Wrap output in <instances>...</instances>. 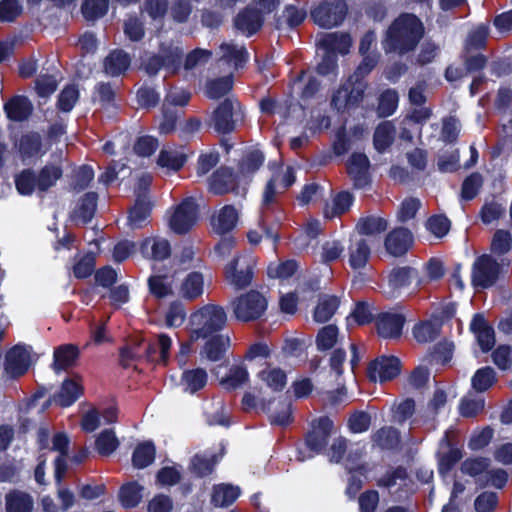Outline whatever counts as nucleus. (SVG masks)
<instances>
[{
  "instance_id": "1",
  "label": "nucleus",
  "mask_w": 512,
  "mask_h": 512,
  "mask_svg": "<svg viewBox=\"0 0 512 512\" xmlns=\"http://www.w3.org/2000/svg\"><path fill=\"white\" fill-rule=\"evenodd\" d=\"M424 34V24L417 15L401 13L386 30L382 45L386 53L406 55L417 48Z\"/></svg>"
},
{
  "instance_id": "2",
  "label": "nucleus",
  "mask_w": 512,
  "mask_h": 512,
  "mask_svg": "<svg viewBox=\"0 0 512 512\" xmlns=\"http://www.w3.org/2000/svg\"><path fill=\"white\" fill-rule=\"evenodd\" d=\"M227 313L224 307L217 304H206L190 316L191 339H207L224 329Z\"/></svg>"
},
{
  "instance_id": "3",
  "label": "nucleus",
  "mask_w": 512,
  "mask_h": 512,
  "mask_svg": "<svg viewBox=\"0 0 512 512\" xmlns=\"http://www.w3.org/2000/svg\"><path fill=\"white\" fill-rule=\"evenodd\" d=\"M276 196V180L271 177L263 191L262 209L259 226L265 237L276 247L280 241V229L284 218L283 211L271 207Z\"/></svg>"
},
{
  "instance_id": "4",
  "label": "nucleus",
  "mask_w": 512,
  "mask_h": 512,
  "mask_svg": "<svg viewBox=\"0 0 512 512\" xmlns=\"http://www.w3.org/2000/svg\"><path fill=\"white\" fill-rule=\"evenodd\" d=\"M368 82L349 76L332 94L331 106L338 112L354 110L363 102Z\"/></svg>"
},
{
  "instance_id": "5",
  "label": "nucleus",
  "mask_w": 512,
  "mask_h": 512,
  "mask_svg": "<svg viewBox=\"0 0 512 512\" xmlns=\"http://www.w3.org/2000/svg\"><path fill=\"white\" fill-rule=\"evenodd\" d=\"M234 317L248 323L260 319L267 310L268 301L257 290H250L231 301Z\"/></svg>"
},
{
  "instance_id": "6",
  "label": "nucleus",
  "mask_w": 512,
  "mask_h": 512,
  "mask_svg": "<svg viewBox=\"0 0 512 512\" xmlns=\"http://www.w3.org/2000/svg\"><path fill=\"white\" fill-rule=\"evenodd\" d=\"M347 13L348 5L344 0H324L311 10L310 15L319 27L329 29L341 25Z\"/></svg>"
},
{
  "instance_id": "7",
  "label": "nucleus",
  "mask_w": 512,
  "mask_h": 512,
  "mask_svg": "<svg viewBox=\"0 0 512 512\" xmlns=\"http://www.w3.org/2000/svg\"><path fill=\"white\" fill-rule=\"evenodd\" d=\"M463 454L457 436L450 430L445 431L436 452L438 472L443 475L449 473L463 458Z\"/></svg>"
},
{
  "instance_id": "8",
  "label": "nucleus",
  "mask_w": 512,
  "mask_h": 512,
  "mask_svg": "<svg viewBox=\"0 0 512 512\" xmlns=\"http://www.w3.org/2000/svg\"><path fill=\"white\" fill-rule=\"evenodd\" d=\"M150 182V176H143L140 179V188L143 187L144 192L137 193L133 206L128 210L127 225L131 229H141L149 224L153 209V203L147 195Z\"/></svg>"
},
{
  "instance_id": "9",
  "label": "nucleus",
  "mask_w": 512,
  "mask_h": 512,
  "mask_svg": "<svg viewBox=\"0 0 512 512\" xmlns=\"http://www.w3.org/2000/svg\"><path fill=\"white\" fill-rule=\"evenodd\" d=\"M501 265L491 255L483 254L476 258L471 275V282L475 288L487 289L492 287L499 279Z\"/></svg>"
},
{
  "instance_id": "10",
  "label": "nucleus",
  "mask_w": 512,
  "mask_h": 512,
  "mask_svg": "<svg viewBox=\"0 0 512 512\" xmlns=\"http://www.w3.org/2000/svg\"><path fill=\"white\" fill-rule=\"evenodd\" d=\"M333 428L334 423L328 416H321L313 420L311 429L305 435V445L311 452L309 458L322 453L326 449Z\"/></svg>"
},
{
  "instance_id": "11",
  "label": "nucleus",
  "mask_w": 512,
  "mask_h": 512,
  "mask_svg": "<svg viewBox=\"0 0 512 512\" xmlns=\"http://www.w3.org/2000/svg\"><path fill=\"white\" fill-rule=\"evenodd\" d=\"M199 206L193 197H186L176 207L170 217V228L179 235L188 233L198 218Z\"/></svg>"
},
{
  "instance_id": "12",
  "label": "nucleus",
  "mask_w": 512,
  "mask_h": 512,
  "mask_svg": "<svg viewBox=\"0 0 512 512\" xmlns=\"http://www.w3.org/2000/svg\"><path fill=\"white\" fill-rule=\"evenodd\" d=\"M241 107L236 98L227 97L214 109L209 120V126L221 135L230 134L235 130V110Z\"/></svg>"
},
{
  "instance_id": "13",
  "label": "nucleus",
  "mask_w": 512,
  "mask_h": 512,
  "mask_svg": "<svg viewBox=\"0 0 512 512\" xmlns=\"http://www.w3.org/2000/svg\"><path fill=\"white\" fill-rule=\"evenodd\" d=\"M402 364L398 357L381 355L370 361L367 367L369 380L380 383L391 381L401 373Z\"/></svg>"
},
{
  "instance_id": "14",
  "label": "nucleus",
  "mask_w": 512,
  "mask_h": 512,
  "mask_svg": "<svg viewBox=\"0 0 512 512\" xmlns=\"http://www.w3.org/2000/svg\"><path fill=\"white\" fill-rule=\"evenodd\" d=\"M348 35H342L340 38L336 34H329L322 40V46L326 48V53L316 66V72L321 76L337 75L338 58L335 50L341 42L349 43Z\"/></svg>"
},
{
  "instance_id": "15",
  "label": "nucleus",
  "mask_w": 512,
  "mask_h": 512,
  "mask_svg": "<svg viewBox=\"0 0 512 512\" xmlns=\"http://www.w3.org/2000/svg\"><path fill=\"white\" fill-rule=\"evenodd\" d=\"M209 191L218 196L228 193H237L239 178L233 168L228 166L218 167L208 178Z\"/></svg>"
},
{
  "instance_id": "16",
  "label": "nucleus",
  "mask_w": 512,
  "mask_h": 512,
  "mask_svg": "<svg viewBox=\"0 0 512 512\" xmlns=\"http://www.w3.org/2000/svg\"><path fill=\"white\" fill-rule=\"evenodd\" d=\"M30 352L24 345L16 344L5 355L4 369L11 379L25 375L30 367Z\"/></svg>"
},
{
  "instance_id": "17",
  "label": "nucleus",
  "mask_w": 512,
  "mask_h": 512,
  "mask_svg": "<svg viewBox=\"0 0 512 512\" xmlns=\"http://www.w3.org/2000/svg\"><path fill=\"white\" fill-rule=\"evenodd\" d=\"M262 11L253 6L241 9L233 19L234 28L246 37L257 34L264 25Z\"/></svg>"
},
{
  "instance_id": "18",
  "label": "nucleus",
  "mask_w": 512,
  "mask_h": 512,
  "mask_svg": "<svg viewBox=\"0 0 512 512\" xmlns=\"http://www.w3.org/2000/svg\"><path fill=\"white\" fill-rule=\"evenodd\" d=\"M406 318L401 313L381 312L375 318V328L383 339H399L403 333Z\"/></svg>"
},
{
  "instance_id": "19",
  "label": "nucleus",
  "mask_w": 512,
  "mask_h": 512,
  "mask_svg": "<svg viewBox=\"0 0 512 512\" xmlns=\"http://www.w3.org/2000/svg\"><path fill=\"white\" fill-rule=\"evenodd\" d=\"M414 243L412 232L403 226L392 229L385 237L386 251L394 257H402L408 253Z\"/></svg>"
},
{
  "instance_id": "20",
  "label": "nucleus",
  "mask_w": 512,
  "mask_h": 512,
  "mask_svg": "<svg viewBox=\"0 0 512 512\" xmlns=\"http://www.w3.org/2000/svg\"><path fill=\"white\" fill-rule=\"evenodd\" d=\"M370 161L366 154L354 152L347 162V174L353 181L355 188H365L371 182Z\"/></svg>"
},
{
  "instance_id": "21",
  "label": "nucleus",
  "mask_w": 512,
  "mask_h": 512,
  "mask_svg": "<svg viewBox=\"0 0 512 512\" xmlns=\"http://www.w3.org/2000/svg\"><path fill=\"white\" fill-rule=\"evenodd\" d=\"M241 259L234 257L225 267V279L236 289H244L249 286L253 279V265L250 260L239 268Z\"/></svg>"
},
{
  "instance_id": "22",
  "label": "nucleus",
  "mask_w": 512,
  "mask_h": 512,
  "mask_svg": "<svg viewBox=\"0 0 512 512\" xmlns=\"http://www.w3.org/2000/svg\"><path fill=\"white\" fill-rule=\"evenodd\" d=\"M70 440L66 433L57 432L52 438V450L58 451L59 455L54 460V479L56 484L61 485L68 466L66 458L69 453Z\"/></svg>"
},
{
  "instance_id": "23",
  "label": "nucleus",
  "mask_w": 512,
  "mask_h": 512,
  "mask_svg": "<svg viewBox=\"0 0 512 512\" xmlns=\"http://www.w3.org/2000/svg\"><path fill=\"white\" fill-rule=\"evenodd\" d=\"M3 110L8 120L24 122L33 114L34 106L27 96L14 95L4 103Z\"/></svg>"
},
{
  "instance_id": "24",
  "label": "nucleus",
  "mask_w": 512,
  "mask_h": 512,
  "mask_svg": "<svg viewBox=\"0 0 512 512\" xmlns=\"http://www.w3.org/2000/svg\"><path fill=\"white\" fill-rule=\"evenodd\" d=\"M99 195L95 191L85 192L77 200L75 208L70 213L73 221H79L87 225L94 218L98 207Z\"/></svg>"
},
{
  "instance_id": "25",
  "label": "nucleus",
  "mask_w": 512,
  "mask_h": 512,
  "mask_svg": "<svg viewBox=\"0 0 512 512\" xmlns=\"http://www.w3.org/2000/svg\"><path fill=\"white\" fill-rule=\"evenodd\" d=\"M22 163L26 164L30 160L42 156L44 153L41 135L36 131H30L20 136L15 144Z\"/></svg>"
},
{
  "instance_id": "26",
  "label": "nucleus",
  "mask_w": 512,
  "mask_h": 512,
  "mask_svg": "<svg viewBox=\"0 0 512 512\" xmlns=\"http://www.w3.org/2000/svg\"><path fill=\"white\" fill-rule=\"evenodd\" d=\"M80 356V350L75 344H62L54 349L52 369L59 373L73 367Z\"/></svg>"
},
{
  "instance_id": "27",
  "label": "nucleus",
  "mask_w": 512,
  "mask_h": 512,
  "mask_svg": "<svg viewBox=\"0 0 512 512\" xmlns=\"http://www.w3.org/2000/svg\"><path fill=\"white\" fill-rule=\"evenodd\" d=\"M131 65L130 55L122 49H114L103 60V70L111 77L123 75Z\"/></svg>"
},
{
  "instance_id": "28",
  "label": "nucleus",
  "mask_w": 512,
  "mask_h": 512,
  "mask_svg": "<svg viewBox=\"0 0 512 512\" xmlns=\"http://www.w3.org/2000/svg\"><path fill=\"white\" fill-rule=\"evenodd\" d=\"M371 442L383 451H395L401 443L400 431L393 426H383L371 434Z\"/></svg>"
},
{
  "instance_id": "29",
  "label": "nucleus",
  "mask_w": 512,
  "mask_h": 512,
  "mask_svg": "<svg viewBox=\"0 0 512 512\" xmlns=\"http://www.w3.org/2000/svg\"><path fill=\"white\" fill-rule=\"evenodd\" d=\"M140 253L146 259L163 261L170 257L171 246L166 239L145 238L140 244Z\"/></svg>"
},
{
  "instance_id": "30",
  "label": "nucleus",
  "mask_w": 512,
  "mask_h": 512,
  "mask_svg": "<svg viewBox=\"0 0 512 512\" xmlns=\"http://www.w3.org/2000/svg\"><path fill=\"white\" fill-rule=\"evenodd\" d=\"M149 294L157 299L163 300L174 295L173 280L167 274H152L147 279Z\"/></svg>"
},
{
  "instance_id": "31",
  "label": "nucleus",
  "mask_w": 512,
  "mask_h": 512,
  "mask_svg": "<svg viewBox=\"0 0 512 512\" xmlns=\"http://www.w3.org/2000/svg\"><path fill=\"white\" fill-rule=\"evenodd\" d=\"M240 494L241 490L238 486L229 483L215 484L212 487L211 504L215 507H229Z\"/></svg>"
},
{
  "instance_id": "32",
  "label": "nucleus",
  "mask_w": 512,
  "mask_h": 512,
  "mask_svg": "<svg viewBox=\"0 0 512 512\" xmlns=\"http://www.w3.org/2000/svg\"><path fill=\"white\" fill-rule=\"evenodd\" d=\"M349 265L353 270L363 269L371 256V248L366 239L351 240L348 247Z\"/></svg>"
},
{
  "instance_id": "33",
  "label": "nucleus",
  "mask_w": 512,
  "mask_h": 512,
  "mask_svg": "<svg viewBox=\"0 0 512 512\" xmlns=\"http://www.w3.org/2000/svg\"><path fill=\"white\" fill-rule=\"evenodd\" d=\"M238 218V211L233 205H224L217 217L212 219L215 232L221 236L230 233L236 227Z\"/></svg>"
},
{
  "instance_id": "34",
  "label": "nucleus",
  "mask_w": 512,
  "mask_h": 512,
  "mask_svg": "<svg viewBox=\"0 0 512 512\" xmlns=\"http://www.w3.org/2000/svg\"><path fill=\"white\" fill-rule=\"evenodd\" d=\"M208 382V373L204 368L186 369L182 372L180 385L185 392L195 394Z\"/></svg>"
},
{
  "instance_id": "35",
  "label": "nucleus",
  "mask_w": 512,
  "mask_h": 512,
  "mask_svg": "<svg viewBox=\"0 0 512 512\" xmlns=\"http://www.w3.org/2000/svg\"><path fill=\"white\" fill-rule=\"evenodd\" d=\"M204 291V277L201 272L192 271L183 279L179 292L183 299L193 301L199 298Z\"/></svg>"
},
{
  "instance_id": "36",
  "label": "nucleus",
  "mask_w": 512,
  "mask_h": 512,
  "mask_svg": "<svg viewBox=\"0 0 512 512\" xmlns=\"http://www.w3.org/2000/svg\"><path fill=\"white\" fill-rule=\"evenodd\" d=\"M396 129L391 121H383L375 128L373 134V146L375 150L382 154L385 153L393 144Z\"/></svg>"
},
{
  "instance_id": "37",
  "label": "nucleus",
  "mask_w": 512,
  "mask_h": 512,
  "mask_svg": "<svg viewBox=\"0 0 512 512\" xmlns=\"http://www.w3.org/2000/svg\"><path fill=\"white\" fill-rule=\"evenodd\" d=\"M82 390L79 383L67 378L63 381L60 390L53 395V400L61 407H69L81 396Z\"/></svg>"
},
{
  "instance_id": "38",
  "label": "nucleus",
  "mask_w": 512,
  "mask_h": 512,
  "mask_svg": "<svg viewBox=\"0 0 512 512\" xmlns=\"http://www.w3.org/2000/svg\"><path fill=\"white\" fill-rule=\"evenodd\" d=\"M159 53L163 58L164 69L173 74L178 73L182 66L184 56L183 49L179 46H174L172 43H161Z\"/></svg>"
},
{
  "instance_id": "39",
  "label": "nucleus",
  "mask_w": 512,
  "mask_h": 512,
  "mask_svg": "<svg viewBox=\"0 0 512 512\" xmlns=\"http://www.w3.org/2000/svg\"><path fill=\"white\" fill-rule=\"evenodd\" d=\"M306 17V10L290 4L285 6L282 15L275 19V27L278 30L284 28L294 29L301 25Z\"/></svg>"
},
{
  "instance_id": "40",
  "label": "nucleus",
  "mask_w": 512,
  "mask_h": 512,
  "mask_svg": "<svg viewBox=\"0 0 512 512\" xmlns=\"http://www.w3.org/2000/svg\"><path fill=\"white\" fill-rule=\"evenodd\" d=\"M156 458V447L153 441L140 442L132 453V465L136 469H144L150 466Z\"/></svg>"
},
{
  "instance_id": "41",
  "label": "nucleus",
  "mask_w": 512,
  "mask_h": 512,
  "mask_svg": "<svg viewBox=\"0 0 512 512\" xmlns=\"http://www.w3.org/2000/svg\"><path fill=\"white\" fill-rule=\"evenodd\" d=\"M234 86L232 74L208 80L205 86V94L209 99L218 100L230 93Z\"/></svg>"
},
{
  "instance_id": "42",
  "label": "nucleus",
  "mask_w": 512,
  "mask_h": 512,
  "mask_svg": "<svg viewBox=\"0 0 512 512\" xmlns=\"http://www.w3.org/2000/svg\"><path fill=\"white\" fill-rule=\"evenodd\" d=\"M95 172L91 165L83 164L73 170L69 189L72 192L80 193L90 187L94 180Z\"/></svg>"
},
{
  "instance_id": "43",
  "label": "nucleus",
  "mask_w": 512,
  "mask_h": 512,
  "mask_svg": "<svg viewBox=\"0 0 512 512\" xmlns=\"http://www.w3.org/2000/svg\"><path fill=\"white\" fill-rule=\"evenodd\" d=\"M354 202V196L351 192L343 190L338 192L332 199V207L328 205L324 209V217L333 219L334 217L341 216L348 212Z\"/></svg>"
},
{
  "instance_id": "44",
  "label": "nucleus",
  "mask_w": 512,
  "mask_h": 512,
  "mask_svg": "<svg viewBox=\"0 0 512 512\" xmlns=\"http://www.w3.org/2000/svg\"><path fill=\"white\" fill-rule=\"evenodd\" d=\"M5 501L6 512H31L34 505L32 497L19 490L6 494Z\"/></svg>"
},
{
  "instance_id": "45",
  "label": "nucleus",
  "mask_w": 512,
  "mask_h": 512,
  "mask_svg": "<svg viewBox=\"0 0 512 512\" xmlns=\"http://www.w3.org/2000/svg\"><path fill=\"white\" fill-rule=\"evenodd\" d=\"M388 228V221L379 216L360 217L356 229L360 235L373 236L385 232Z\"/></svg>"
},
{
  "instance_id": "46",
  "label": "nucleus",
  "mask_w": 512,
  "mask_h": 512,
  "mask_svg": "<svg viewBox=\"0 0 512 512\" xmlns=\"http://www.w3.org/2000/svg\"><path fill=\"white\" fill-rule=\"evenodd\" d=\"M222 456V452L212 454L210 457L196 454L191 460L193 473L199 478L211 475L214 472L216 465L220 462Z\"/></svg>"
},
{
  "instance_id": "47",
  "label": "nucleus",
  "mask_w": 512,
  "mask_h": 512,
  "mask_svg": "<svg viewBox=\"0 0 512 512\" xmlns=\"http://www.w3.org/2000/svg\"><path fill=\"white\" fill-rule=\"evenodd\" d=\"M340 300L335 295H326L316 305L313 318L318 323L329 321L339 308Z\"/></svg>"
},
{
  "instance_id": "48",
  "label": "nucleus",
  "mask_w": 512,
  "mask_h": 512,
  "mask_svg": "<svg viewBox=\"0 0 512 512\" xmlns=\"http://www.w3.org/2000/svg\"><path fill=\"white\" fill-rule=\"evenodd\" d=\"M399 104V94L393 88L385 89L378 97L377 114L381 118L392 116Z\"/></svg>"
},
{
  "instance_id": "49",
  "label": "nucleus",
  "mask_w": 512,
  "mask_h": 512,
  "mask_svg": "<svg viewBox=\"0 0 512 512\" xmlns=\"http://www.w3.org/2000/svg\"><path fill=\"white\" fill-rule=\"evenodd\" d=\"M143 487L136 481L123 484L119 490V500L126 509L136 507L142 499Z\"/></svg>"
},
{
  "instance_id": "50",
  "label": "nucleus",
  "mask_w": 512,
  "mask_h": 512,
  "mask_svg": "<svg viewBox=\"0 0 512 512\" xmlns=\"http://www.w3.org/2000/svg\"><path fill=\"white\" fill-rule=\"evenodd\" d=\"M441 332V324L431 320L416 323L412 329L414 338L418 343H429L434 341Z\"/></svg>"
},
{
  "instance_id": "51",
  "label": "nucleus",
  "mask_w": 512,
  "mask_h": 512,
  "mask_svg": "<svg viewBox=\"0 0 512 512\" xmlns=\"http://www.w3.org/2000/svg\"><path fill=\"white\" fill-rule=\"evenodd\" d=\"M228 346V337L224 338L222 335L213 334L205 343L204 353L208 360L216 362L224 357Z\"/></svg>"
},
{
  "instance_id": "52",
  "label": "nucleus",
  "mask_w": 512,
  "mask_h": 512,
  "mask_svg": "<svg viewBox=\"0 0 512 512\" xmlns=\"http://www.w3.org/2000/svg\"><path fill=\"white\" fill-rule=\"evenodd\" d=\"M63 176V170L60 166L45 165L36 175L37 188L41 192L48 191Z\"/></svg>"
},
{
  "instance_id": "53",
  "label": "nucleus",
  "mask_w": 512,
  "mask_h": 512,
  "mask_svg": "<svg viewBox=\"0 0 512 512\" xmlns=\"http://www.w3.org/2000/svg\"><path fill=\"white\" fill-rule=\"evenodd\" d=\"M417 275L418 271L413 267H395L388 275V282L393 289H401L409 286L412 279L417 277Z\"/></svg>"
},
{
  "instance_id": "54",
  "label": "nucleus",
  "mask_w": 512,
  "mask_h": 512,
  "mask_svg": "<svg viewBox=\"0 0 512 512\" xmlns=\"http://www.w3.org/2000/svg\"><path fill=\"white\" fill-rule=\"evenodd\" d=\"M119 445L120 442L113 429H104L95 440V448L101 456H110Z\"/></svg>"
},
{
  "instance_id": "55",
  "label": "nucleus",
  "mask_w": 512,
  "mask_h": 512,
  "mask_svg": "<svg viewBox=\"0 0 512 512\" xmlns=\"http://www.w3.org/2000/svg\"><path fill=\"white\" fill-rule=\"evenodd\" d=\"M264 161V153L259 149H253L243 155L238 168L242 174H254L263 166Z\"/></svg>"
},
{
  "instance_id": "56",
  "label": "nucleus",
  "mask_w": 512,
  "mask_h": 512,
  "mask_svg": "<svg viewBox=\"0 0 512 512\" xmlns=\"http://www.w3.org/2000/svg\"><path fill=\"white\" fill-rule=\"evenodd\" d=\"M497 381L496 373L490 366L479 368L471 379L473 389L477 392H485Z\"/></svg>"
},
{
  "instance_id": "57",
  "label": "nucleus",
  "mask_w": 512,
  "mask_h": 512,
  "mask_svg": "<svg viewBox=\"0 0 512 512\" xmlns=\"http://www.w3.org/2000/svg\"><path fill=\"white\" fill-rule=\"evenodd\" d=\"M489 29L486 25H479L476 29L471 31L466 39L464 51L470 53L472 50H484L487 45Z\"/></svg>"
},
{
  "instance_id": "58",
  "label": "nucleus",
  "mask_w": 512,
  "mask_h": 512,
  "mask_svg": "<svg viewBox=\"0 0 512 512\" xmlns=\"http://www.w3.org/2000/svg\"><path fill=\"white\" fill-rule=\"evenodd\" d=\"M249 380V373L244 366L236 365L230 368L229 374L222 378L220 384L228 391L236 390Z\"/></svg>"
},
{
  "instance_id": "59",
  "label": "nucleus",
  "mask_w": 512,
  "mask_h": 512,
  "mask_svg": "<svg viewBox=\"0 0 512 512\" xmlns=\"http://www.w3.org/2000/svg\"><path fill=\"white\" fill-rule=\"evenodd\" d=\"M258 377L274 392H281L287 383V375L281 368L264 369L258 373Z\"/></svg>"
},
{
  "instance_id": "60",
  "label": "nucleus",
  "mask_w": 512,
  "mask_h": 512,
  "mask_svg": "<svg viewBox=\"0 0 512 512\" xmlns=\"http://www.w3.org/2000/svg\"><path fill=\"white\" fill-rule=\"evenodd\" d=\"M15 187L20 195H32L35 188L37 187L36 173L34 170L27 168L16 174Z\"/></svg>"
},
{
  "instance_id": "61",
  "label": "nucleus",
  "mask_w": 512,
  "mask_h": 512,
  "mask_svg": "<svg viewBox=\"0 0 512 512\" xmlns=\"http://www.w3.org/2000/svg\"><path fill=\"white\" fill-rule=\"evenodd\" d=\"M108 8L109 0H84L81 12L87 21H96L107 13Z\"/></svg>"
},
{
  "instance_id": "62",
  "label": "nucleus",
  "mask_w": 512,
  "mask_h": 512,
  "mask_svg": "<svg viewBox=\"0 0 512 512\" xmlns=\"http://www.w3.org/2000/svg\"><path fill=\"white\" fill-rule=\"evenodd\" d=\"M186 161V154L163 149L158 155L157 164L163 168L179 171L185 165Z\"/></svg>"
},
{
  "instance_id": "63",
  "label": "nucleus",
  "mask_w": 512,
  "mask_h": 512,
  "mask_svg": "<svg viewBox=\"0 0 512 512\" xmlns=\"http://www.w3.org/2000/svg\"><path fill=\"white\" fill-rule=\"evenodd\" d=\"M371 415L363 410L353 411L347 420V427L353 434H361L367 432L371 426Z\"/></svg>"
},
{
  "instance_id": "64",
  "label": "nucleus",
  "mask_w": 512,
  "mask_h": 512,
  "mask_svg": "<svg viewBox=\"0 0 512 512\" xmlns=\"http://www.w3.org/2000/svg\"><path fill=\"white\" fill-rule=\"evenodd\" d=\"M339 330L334 324L322 327L316 336V345L319 351H327L332 349L338 338Z\"/></svg>"
}]
</instances>
